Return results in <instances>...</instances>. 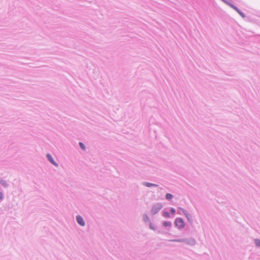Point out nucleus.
Returning a JSON list of instances; mask_svg holds the SVG:
<instances>
[{
  "label": "nucleus",
  "instance_id": "nucleus-1",
  "mask_svg": "<svg viewBox=\"0 0 260 260\" xmlns=\"http://www.w3.org/2000/svg\"><path fill=\"white\" fill-rule=\"evenodd\" d=\"M175 224L179 228H183L185 226L183 220L181 218H177L175 221Z\"/></svg>",
  "mask_w": 260,
  "mask_h": 260
},
{
  "label": "nucleus",
  "instance_id": "nucleus-2",
  "mask_svg": "<svg viewBox=\"0 0 260 260\" xmlns=\"http://www.w3.org/2000/svg\"><path fill=\"white\" fill-rule=\"evenodd\" d=\"M162 208V205L161 204H156L154 205L152 209L151 212L153 214H156Z\"/></svg>",
  "mask_w": 260,
  "mask_h": 260
},
{
  "label": "nucleus",
  "instance_id": "nucleus-3",
  "mask_svg": "<svg viewBox=\"0 0 260 260\" xmlns=\"http://www.w3.org/2000/svg\"><path fill=\"white\" fill-rule=\"evenodd\" d=\"M77 221L78 223L81 226H84L85 225L84 220L81 216H77Z\"/></svg>",
  "mask_w": 260,
  "mask_h": 260
},
{
  "label": "nucleus",
  "instance_id": "nucleus-4",
  "mask_svg": "<svg viewBox=\"0 0 260 260\" xmlns=\"http://www.w3.org/2000/svg\"><path fill=\"white\" fill-rule=\"evenodd\" d=\"M47 157L49 160L54 165L57 166V164L54 161L53 158L52 157L51 155L49 154H48L47 155Z\"/></svg>",
  "mask_w": 260,
  "mask_h": 260
},
{
  "label": "nucleus",
  "instance_id": "nucleus-5",
  "mask_svg": "<svg viewBox=\"0 0 260 260\" xmlns=\"http://www.w3.org/2000/svg\"><path fill=\"white\" fill-rule=\"evenodd\" d=\"M163 225L165 227L170 226L171 225V222L170 221H165L163 223Z\"/></svg>",
  "mask_w": 260,
  "mask_h": 260
},
{
  "label": "nucleus",
  "instance_id": "nucleus-6",
  "mask_svg": "<svg viewBox=\"0 0 260 260\" xmlns=\"http://www.w3.org/2000/svg\"><path fill=\"white\" fill-rule=\"evenodd\" d=\"M173 196L170 193H167L166 195V198L167 200H171Z\"/></svg>",
  "mask_w": 260,
  "mask_h": 260
},
{
  "label": "nucleus",
  "instance_id": "nucleus-7",
  "mask_svg": "<svg viewBox=\"0 0 260 260\" xmlns=\"http://www.w3.org/2000/svg\"><path fill=\"white\" fill-rule=\"evenodd\" d=\"M162 214L163 216L165 217L168 218L170 217V214L168 212H164Z\"/></svg>",
  "mask_w": 260,
  "mask_h": 260
},
{
  "label": "nucleus",
  "instance_id": "nucleus-8",
  "mask_svg": "<svg viewBox=\"0 0 260 260\" xmlns=\"http://www.w3.org/2000/svg\"><path fill=\"white\" fill-rule=\"evenodd\" d=\"M255 243L257 246L260 247V240L256 239L255 240Z\"/></svg>",
  "mask_w": 260,
  "mask_h": 260
},
{
  "label": "nucleus",
  "instance_id": "nucleus-9",
  "mask_svg": "<svg viewBox=\"0 0 260 260\" xmlns=\"http://www.w3.org/2000/svg\"><path fill=\"white\" fill-rule=\"evenodd\" d=\"M79 145H80L81 148L83 150H85V146H84V145L82 143H81V142L79 143Z\"/></svg>",
  "mask_w": 260,
  "mask_h": 260
},
{
  "label": "nucleus",
  "instance_id": "nucleus-10",
  "mask_svg": "<svg viewBox=\"0 0 260 260\" xmlns=\"http://www.w3.org/2000/svg\"><path fill=\"white\" fill-rule=\"evenodd\" d=\"M146 185L148 187H150V186H156L155 184H151V183H147L146 184Z\"/></svg>",
  "mask_w": 260,
  "mask_h": 260
},
{
  "label": "nucleus",
  "instance_id": "nucleus-11",
  "mask_svg": "<svg viewBox=\"0 0 260 260\" xmlns=\"http://www.w3.org/2000/svg\"><path fill=\"white\" fill-rule=\"evenodd\" d=\"M176 212V210L174 208H171V212L172 213V214H174Z\"/></svg>",
  "mask_w": 260,
  "mask_h": 260
},
{
  "label": "nucleus",
  "instance_id": "nucleus-12",
  "mask_svg": "<svg viewBox=\"0 0 260 260\" xmlns=\"http://www.w3.org/2000/svg\"><path fill=\"white\" fill-rule=\"evenodd\" d=\"M3 198V193L0 192V200L2 199Z\"/></svg>",
  "mask_w": 260,
  "mask_h": 260
},
{
  "label": "nucleus",
  "instance_id": "nucleus-13",
  "mask_svg": "<svg viewBox=\"0 0 260 260\" xmlns=\"http://www.w3.org/2000/svg\"><path fill=\"white\" fill-rule=\"evenodd\" d=\"M180 209L183 211V213L186 215V211H185L184 210H183V209H181V208H180Z\"/></svg>",
  "mask_w": 260,
  "mask_h": 260
},
{
  "label": "nucleus",
  "instance_id": "nucleus-14",
  "mask_svg": "<svg viewBox=\"0 0 260 260\" xmlns=\"http://www.w3.org/2000/svg\"><path fill=\"white\" fill-rule=\"evenodd\" d=\"M234 9H235V10H236L237 11H238V12H239V11L237 10V8H235V7H234Z\"/></svg>",
  "mask_w": 260,
  "mask_h": 260
}]
</instances>
